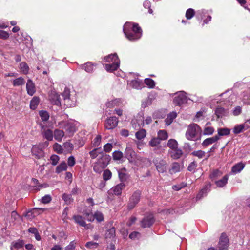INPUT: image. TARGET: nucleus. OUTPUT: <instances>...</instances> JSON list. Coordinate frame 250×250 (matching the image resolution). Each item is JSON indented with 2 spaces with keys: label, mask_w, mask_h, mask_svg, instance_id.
Returning <instances> with one entry per match:
<instances>
[{
  "label": "nucleus",
  "mask_w": 250,
  "mask_h": 250,
  "mask_svg": "<svg viewBox=\"0 0 250 250\" xmlns=\"http://www.w3.org/2000/svg\"><path fill=\"white\" fill-rule=\"evenodd\" d=\"M244 129H247L244 124L237 125L233 129V132L235 134H238L241 132Z\"/></svg>",
  "instance_id": "44"
},
{
  "label": "nucleus",
  "mask_w": 250,
  "mask_h": 250,
  "mask_svg": "<svg viewBox=\"0 0 250 250\" xmlns=\"http://www.w3.org/2000/svg\"><path fill=\"white\" fill-rule=\"evenodd\" d=\"M146 131L144 129H141L136 132L135 136L138 140H142L146 136Z\"/></svg>",
  "instance_id": "38"
},
{
  "label": "nucleus",
  "mask_w": 250,
  "mask_h": 250,
  "mask_svg": "<svg viewBox=\"0 0 250 250\" xmlns=\"http://www.w3.org/2000/svg\"><path fill=\"white\" fill-rule=\"evenodd\" d=\"M82 69H84L87 72H91L93 70L94 65L91 62H87L85 64L81 65Z\"/></svg>",
  "instance_id": "35"
},
{
  "label": "nucleus",
  "mask_w": 250,
  "mask_h": 250,
  "mask_svg": "<svg viewBox=\"0 0 250 250\" xmlns=\"http://www.w3.org/2000/svg\"><path fill=\"white\" fill-rule=\"evenodd\" d=\"M105 239L107 243L111 241H113L115 243L116 241V230L114 227L107 229L105 234Z\"/></svg>",
  "instance_id": "11"
},
{
  "label": "nucleus",
  "mask_w": 250,
  "mask_h": 250,
  "mask_svg": "<svg viewBox=\"0 0 250 250\" xmlns=\"http://www.w3.org/2000/svg\"><path fill=\"white\" fill-rule=\"evenodd\" d=\"M104 60L109 62L105 65V69L107 71L112 72L116 70L119 67V59L116 54L108 55L104 58Z\"/></svg>",
  "instance_id": "1"
},
{
  "label": "nucleus",
  "mask_w": 250,
  "mask_h": 250,
  "mask_svg": "<svg viewBox=\"0 0 250 250\" xmlns=\"http://www.w3.org/2000/svg\"><path fill=\"white\" fill-rule=\"evenodd\" d=\"M229 239L227 235L222 233L218 243V248L219 250H226L228 247Z\"/></svg>",
  "instance_id": "12"
},
{
  "label": "nucleus",
  "mask_w": 250,
  "mask_h": 250,
  "mask_svg": "<svg viewBox=\"0 0 250 250\" xmlns=\"http://www.w3.org/2000/svg\"><path fill=\"white\" fill-rule=\"evenodd\" d=\"M220 138L218 135H215L212 137L206 139L202 143V145L204 146H208L212 144L217 142Z\"/></svg>",
  "instance_id": "18"
},
{
  "label": "nucleus",
  "mask_w": 250,
  "mask_h": 250,
  "mask_svg": "<svg viewBox=\"0 0 250 250\" xmlns=\"http://www.w3.org/2000/svg\"><path fill=\"white\" fill-rule=\"evenodd\" d=\"M196 167L197 164L195 162H193L189 165L188 169L189 171L193 172L194 171Z\"/></svg>",
  "instance_id": "62"
},
{
  "label": "nucleus",
  "mask_w": 250,
  "mask_h": 250,
  "mask_svg": "<svg viewBox=\"0 0 250 250\" xmlns=\"http://www.w3.org/2000/svg\"><path fill=\"white\" fill-rule=\"evenodd\" d=\"M215 115L217 118H222L223 116L227 115L228 114L227 110L222 107H217L215 111Z\"/></svg>",
  "instance_id": "21"
},
{
  "label": "nucleus",
  "mask_w": 250,
  "mask_h": 250,
  "mask_svg": "<svg viewBox=\"0 0 250 250\" xmlns=\"http://www.w3.org/2000/svg\"><path fill=\"white\" fill-rule=\"evenodd\" d=\"M49 99L50 102L54 105H60L61 104L59 95L55 91L50 92L49 95Z\"/></svg>",
  "instance_id": "13"
},
{
  "label": "nucleus",
  "mask_w": 250,
  "mask_h": 250,
  "mask_svg": "<svg viewBox=\"0 0 250 250\" xmlns=\"http://www.w3.org/2000/svg\"><path fill=\"white\" fill-rule=\"evenodd\" d=\"M131 29L132 31L135 34H139L140 36L141 35V29L137 24H133Z\"/></svg>",
  "instance_id": "55"
},
{
  "label": "nucleus",
  "mask_w": 250,
  "mask_h": 250,
  "mask_svg": "<svg viewBox=\"0 0 250 250\" xmlns=\"http://www.w3.org/2000/svg\"><path fill=\"white\" fill-rule=\"evenodd\" d=\"M101 141V135H97L93 140L92 142L93 145L94 146H98Z\"/></svg>",
  "instance_id": "59"
},
{
  "label": "nucleus",
  "mask_w": 250,
  "mask_h": 250,
  "mask_svg": "<svg viewBox=\"0 0 250 250\" xmlns=\"http://www.w3.org/2000/svg\"><path fill=\"white\" fill-rule=\"evenodd\" d=\"M217 135L218 136H222L228 135L230 134V129L227 128H219L217 130Z\"/></svg>",
  "instance_id": "34"
},
{
  "label": "nucleus",
  "mask_w": 250,
  "mask_h": 250,
  "mask_svg": "<svg viewBox=\"0 0 250 250\" xmlns=\"http://www.w3.org/2000/svg\"><path fill=\"white\" fill-rule=\"evenodd\" d=\"M59 160V157L58 155H53L50 157V160L51 161V164L53 165H56L58 161Z\"/></svg>",
  "instance_id": "61"
},
{
  "label": "nucleus",
  "mask_w": 250,
  "mask_h": 250,
  "mask_svg": "<svg viewBox=\"0 0 250 250\" xmlns=\"http://www.w3.org/2000/svg\"><path fill=\"white\" fill-rule=\"evenodd\" d=\"M63 146L65 150L68 152H71L73 149V145L69 142H66L63 143Z\"/></svg>",
  "instance_id": "46"
},
{
  "label": "nucleus",
  "mask_w": 250,
  "mask_h": 250,
  "mask_svg": "<svg viewBox=\"0 0 250 250\" xmlns=\"http://www.w3.org/2000/svg\"><path fill=\"white\" fill-rule=\"evenodd\" d=\"M153 98L151 97L150 96L148 97L146 99H144L142 102V107L145 108L147 106L151 104L152 101L153 100Z\"/></svg>",
  "instance_id": "33"
},
{
  "label": "nucleus",
  "mask_w": 250,
  "mask_h": 250,
  "mask_svg": "<svg viewBox=\"0 0 250 250\" xmlns=\"http://www.w3.org/2000/svg\"><path fill=\"white\" fill-rule=\"evenodd\" d=\"M214 131V129L212 127L206 126L204 130V134L205 135H211Z\"/></svg>",
  "instance_id": "57"
},
{
  "label": "nucleus",
  "mask_w": 250,
  "mask_h": 250,
  "mask_svg": "<svg viewBox=\"0 0 250 250\" xmlns=\"http://www.w3.org/2000/svg\"><path fill=\"white\" fill-rule=\"evenodd\" d=\"M167 137V134L165 130H161L158 131L157 138H159L160 141L166 140Z\"/></svg>",
  "instance_id": "43"
},
{
  "label": "nucleus",
  "mask_w": 250,
  "mask_h": 250,
  "mask_svg": "<svg viewBox=\"0 0 250 250\" xmlns=\"http://www.w3.org/2000/svg\"><path fill=\"white\" fill-rule=\"evenodd\" d=\"M104 167H102L101 164H99V162L97 161L93 166V170L97 173H100Z\"/></svg>",
  "instance_id": "56"
},
{
  "label": "nucleus",
  "mask_w": 250,
  "mask_h": 250,
  "mask_svg": "<svg viewBox=\"0 0 250 250\" xmlns=\"http://www.w3.org/2000/svg\"><path fill=\"white\" fill-rule=\"evenodd\" d=\"M51 200V197L49 195H46L42 198V202L43 203L47 204L49 203Z\"/></svg>",
  "instance_id": "64"
},
{
  "label": "nucleus",
  "mask_w": 250,
  "mask_h": 250,
  "mask_svg": "<svg viewBox=\"0 0 250 250\" xmlns=\"http://www.w3.org/2000/svg\"><path fill=\"white\" fill-rule=\"evenodd\" d=\"M211 184L208 183L201 189L200 193L198 195L197 198H200L204 194H206L210 190Z\"/></svg>",
  "instance_id": "28"
},
{
  "label": "nucleus",
  "mask_w": 250,
  "mask_h": 250,
  "mask_svg": "<svg viewBox=\"0 0 250 250\" xmlns=\"http://www.w3.org/2000/svg\"><path fill=\"white\" fill-rule=\"evenodd\" d=\"M153 162L159 172L164 173L166 171L167 165L165 160L162 158H156L153 160Z\"/></svg>",
  "instance_id": "4"
},
{
  "label": "nucleus",
  "mask_w": 250,
  "mask_h": 250,
  "mask_svg": "<svg viewBox=\"0 0 250 250\" xmlns=\"http://www.w3.org/2000/svg\"><path fill=\"white\" fill-rule=\"evenodd\" d=\"M182 154V151L181 149H178L177 148L173 149L171 152V156L174 159H179L181 157Z\"/></svg>",
  "instance_id": "26"
},
{
  "label": "nucleus",
  "mask_w": 250,
  "mask_h": 250,
  "mask_svg": "<svg viewBox=\"0 0 250 250\" xmlns=\"http://www.w3.org/2000/svg\"><path fill=\"white\" fill-rule=\"evenodd\" d=\"M113 145L110 143H107L104 146V149L106 152H109L111 151Z\"/></svg>",
  "instance_id": "63"
},
{
  "label": "nucleus",
  "mask_w": 250,
  "mask_h": 250,
  "mask_svg": "<svg viewBox=\"0 0 250 250\" xmlns=\"http://www.w3.org/2000/svg\"><path fill=\"white\" fill-rule=\"evenodd\" d=\"M67 166L65 162H62L56 169V172L59 173L63 171H65L67 169Z\"/></svg>",
  "instance_id": "39"
},
{
  "label": "nucleus",
  "mask_w": 250,
  "mask_h": 250,
  "mask_svg": "<svg viewBox=\"0 0 250 250\" xmlns=\"http://www.w3.org/2000/svg\"><path fill=\"white\" fill-rule=\"evenodd\" d=\"M20 66L21 70L24 74H27L28 72L29 67L25 62H21L20 64Z\"/></svg>",
  "instance_id": "50"
},
{
  "label": "nucleus",
  "mask_w": 250,
  "mask_h": 250,
  "mask_svg": "<svg viewBox=\"0 0 250 250\" xmlns=\"http://www.w3.org/2000/svg\"><path fill=\"white\" fill-rule=\"evenodd\" d=\"M167 145L172 150L176 149L178 147V143L174 139H170L168 141Z\"/></svg>",
  "instance_id": "42"
},
{
  "label": "nucleus",
  "mask_w": 250,
  "mask_h": 250,
  "mask_svg": "<svg viewBox=\"0 0 250 250\" xmlns=\"http://www.w3.org/2000/svg\"><path fill=\"white\" fill-rule=\"evenodd\" d=\"M130 85H131L133 87L137 89L140 88L141 87L140 85V82L137 80L132 81L130 83Z\"/></svg>",
  "instance_id": "60"
},
{
  "label": "nucleus",
  "mask_w": 250,
  "mask_h": 250,
  "mask_svg": "<svg viewBox=\"0 0 250 250\" xmlns=\"http://www.w3.org/2000/svg\"><path fill=\"white\" fill-rule=\"evenodd\" d=\"M24 245V242L22 240H18L14 241L11 243L10 249L11 250H14V249H18L22 248Z\"/></svg>",
  "instance_id": "25"
},
{
  "label": "nucleus",
  "mask_w": 250,
  "mask_h": 250,
  "mask_svg": "<svg viewBox=\"0 0 250 250\" xmlns=\"http://www.w3.org/2000/svg\"><path fill=\"white\" fill-rule=\"evenodd\" d=\"M62 199L64 201L65 204L69 205L73 201L71 194L64 193L62 196Z\"/></svg>",
  "instance_id": "41"
},
{
  "label": "nucleus",
  "mask_w": 250,
  "mask_h": 250,
  "mask_svg": "<svg viewBox=\"0 0 250 250\" xmlns=\"http://www.w3.org/2000/svg\"><path fill=\"white\" fill-rule=\"evenodd\" d=\"M161 141L157 137L152 138L148 143L149 145L153 147H158Z\"/></svg>",
  "instance_id": "37"
},
{
  "label": "nucleus",
  "mask_w": 250,
  "mask_h": 250,
  "mask_svg": "<svg viewBox=\"0 0 250 250\" xmlns=\"http://www.w3.org/2000/svg\"><path fill=\"white\" fill-rule=\"evenodd\" d=\"M141 192L140 190H136L133 192L130 197L128 203V208L129 209H133L140 201Z\"/></svg>",
  "instance_id": "5"
},
{
  "label": "nucleus",
  "mask_w": 250,
  "mask_h": 250,
  "mask_svg": "<svg viewBox=\"0 0 250 250\" xmlns=\"http://www.w3.org/2000/svg\"><path fill=\"white\" fill-rule=\"evenodd\" d=\"M53 135L56 140L61 142L64 136V132L62 130L56 129L54 130Z\"/></svg>",
  "instance_id": "19"
},
{
  "label": "nucleus",
  "mask_w": 250,
  "mask_h": 250,
  "mask_svg": "<svg viewBox=\"0 0 250 250\" xmlns=\"http://www.w3.org/2000/svg\"><path fill=\"white\" fill-rule=\"evenodd\" d=\"M70 90L67 88H65L64 91L62 93V96L63 97L64 104L67 107H72L75 105V102L70 99Z\"/></svg>",
  "instance_id": "9"
},
{
  "label": "nucleus",
  "mask_w": 250,
  "mask_h": 250,
  "mask_svg": "<svg viewBox=\"0 0 250 250\" xmlns=\"http://www.w3.org/2000/svg\"><path fill=\"white\" fill-rule=\"evenodd\" d=\"M181 169V167L180 164L177 162H174L172 164L171 167L169 170L170 174H173L176 172H179Z\"/></svg>",
  "instance_id": "22"
},
{
  "label": "nucleus",
  "mask_w": 250,
  "mask_h": 250,
  "mask_svg": "<svg viewBox=\"0 0 250 250\" xmlns=\"http://www.w3.org/2000/svg\"><path fill=\"white\" fill-rule=\"evenodd\" d=\"M76 124L73 121H61L58 123V126L60 128H64L70 135H72L76 131Z\"/></svg>",
  "instance_id": "3"
},
{
  "label": "nucleus",
  "mask_w": 250,
  "mask_h": 250,
  "mask_svg": "<svg viewBox=\"0 0 250 250\" xmlns=\"http://www.w3.org/2000/svg\"><path fill=\"white\" fill-rule=\"evenodd\" d=\"M133 127L136 129L137 127V124H138V127H141V125H143L144 124V120L142 116L138 117V119L133 120L132 121Z\"/></svg>",
  "instance_id": "24"
},
{
  "label": "nucleus",
  "mask_w": 250,
  "mask_h": 250,
  "mask_svg": "<svg viewBox=\"0 0 250 250\" xmlns=\"http://www.w3.org/2000/svg\"><path fill=\"white\" fill-rule=\"evenodd\" d=\"M154 216L152 214H150L146 215L142 219L141 225L143 228H148L150 227L154 222Z\"/></svg>",
  "instance_id": "10"
},
{
  "label": "nucleus",
  "mask_w": 250,
  "mask_h": 250,
  "mask_svg": "<svg viewBox=\"0 0 250 250\" xmlns=\"http://www.w3.org/2000/svg\"><path fill=\"white\" fill-rule=\"evenodd\" d=\"M39 115L43 121H46L48 120L49 116L47 112L43 110L40 111Z\"/></svg>",
  "instance_id": "47"
},
{
  "label": "nucleus",
  "mask_w": 250,
  "mask_h": 250,
  "mask_svg": "<svg viewBox=\"0 0 250 250\" xmlns=\"http://www.w3.org/2000/svg\"><path fill=\"white\" fill-rule=\"evenodd\" d=\"M26 90L27 93L32 96L35 92V86L34 83L31 80H28L26 83Z\"/></svg>",
  "instance_id": "16"
},
{
  "label": "nucleus",
  "mask_w": 250,
  "mask_h": 250,
  "mask_svg": "<svg viewBox=\"0 0 250 250\" xmlns=\"http://www.w3.org/2000/svg\"><path fill=\"white\" fill-rule=\"evenodd\" d=\"M121 103V100L120 99H115L109 101L106 103V106L108 108H113L115 106L119 105Z\"/></svg>",
  "instance_id": "40"
},
{
  "label": "nucleus",
  "mask_w": 250,
  "mask_h": 250,
  "mask_svg": "<svg viewBox=\"0 0 250 250\" xmlns=\"http://www.w3.org/2000/svg\"><path fill=\"white\" fill-rule=\"evenodd\" d=\"M32 153L36 158L40 159L44 156V152L39 146H34L32 148Z\"/></svg>",
  "instance_id": "14"
},
{
  "label": "nucleus",
  "mask_w": 250,
  "mask_h": 250,
  "mask_svg": "<svg viewBox=\"0 0 250 250\" xmlns=\"http://www.w3.org/2000/svg\"><path fill=\"white\" fill-rule=\"evenodd\" d=\"M39 102V98L38 97H34L30 102V107L31 109L33 110L36 109Z\"/></svg>",
  "instance_id": "31"
},
{
  "label": "nucleus",
  "mask_w": 250,
  "mask_h": 250,
  "mask_svg": "<svg viewBox=\"0 0 250 250\" xmlns=\"http://www.w3.org/2000/svg\"><path fill=\"white\" fill-rule=\"evenodd\" d=\"M176 112H173L169 114L165 119L166 124L169 125L172 122L174 119L176 117Z\"/></svg>",
  "instance_id": "29"
},
{
  "label": "nucleus",
  "mask_w": 250,
  "mask_h": 250,
  "mask_svg": "<svg viewBox=\"0 0 250 250\" xmlns=\"http://www.w3.org/2000/svg\"><path fill=\"white\" fill-rule=\"evenodd\" d=\"M187 100L188 99L186 93L184 91H180L177 93V95L173 99V102L176 105L181 106L186 103Z\"/></svg>",
  "instance_id": "7"
},
{
  "label": "nucleus",
  "mask_w": 250,
  "mask_h": 250,
  "mask_svg": "<svg viewBox=\"0 0 250 250\" xmlns=\"http://www.w3.org/2000/svg\"><path fill=\"white\" fill-rule=\"evenodd\" d=\"M113 158L115 160H120L123 158V153L119 151H116L113 153Z\"/></svg>",
  "instance_id": "53"
},
{
  "label": "nucleus",
  "mask_w": 250,
  "mask_h": 250,
  "mask_svg": "<svg viewBox=\"0 0 250 250\" xmlns=\"http://www.w3.org/2000/svg\"><path fill=\"white\" fill-rule=\"evenodd\" d=\"M118 122V119L116 117H110L105 121V128L108 130L113 129L117 126Z\"/></svg>",
  "instance_id": "8"
},
{
  "label": "nucleus",
  "mask_w": 250,
  "mask_h": 250,
  "mask_svg": "<svg viewBox=\"0 0 250 250\" xmlns=\"http://www.w3.org/2000/svg\"><path fill=\"white\" fill-rule=\"evenodd\" d=\"M222 175V173L218 169L213 170L210 174V178L212 180H215L216 178L220 177Z\"/></svg>",
  "instance_id": "45"
},
{
  "label": "nucleus",
  "mask_w": 250,
  "mask_h": 250,
  "mask_svg": "<svg viewBox=\"0 0 250 250\" xmlns=\"http://www.w3.org/2000/svg\"><path fill=\"white\" fill-rule=\"evenodd\" d=\"M244 167L245 164L243 163H237L232 167V172L234 173L240 172L244 168Z\"/></svg>",
  "instance_id": "27"
},
{
  "label": "nucleus",
  "mask_w": 250,
  "mask_h": 250,
  "mask_svg": "<svg viewBox=\"0 0 250 250\" xmlns=\"http://www.w3.org/2000/svg\"><path fill=\"white\" fill-rule=\"evenodd\" d=\"M25 83L24 79L22 77H20L13 80V85L14 86H19L24 84Z\"/></svg>",
  "instance_id": "36"
},
{
  "label": "nucleus",
  "mask_w": 250,
  "mask_h": 250,
  "mask_svg": "<svg viewBox=\"0 0 250 250\" xmlns=\"http://www.w3.org/2000/svg\"><path fill=\"white\" fill-rule=\"evenodd\" d=\"M125 188V184L124 183H121L114 187L112 188L114 194L116 195H121L122 190Z\"/></svg>",
  "instance_id": "17"
},
{
  "label": "nucleus",
  "mask_w": 250,
  "mask_h": 250,
  "mask_svg": "<svg viewBox=\"0 0 250 250\" xmlns=\"http://www.w3.org/2000/svg\"><path fill=\"white\" fill-rule=\"evenodd\" d=\"M94 219H95L98 222H101L104 220V216L102 212L97 211L94 214Z\"/></svg>",
  "instance_id": "48"
},
{
  "label": "nucleus",
  "mask_w": 250,
  "mask_h": 250,
  "mask_svg": "<svg viewBox=\"0 0 250 250\" xmlns=\"http://www.w3.org/2000/svg\"><path fill=\"white\" fill-rule=\"evenodd\" d=\"M98 161L99 162V164H101L102 167H105L109 161V157L102 153L98 158Z\"/></svg>",
  "instance_id": "15"
},
{
  "label": "nucleus",
  "mask_w": 250,
  "mask_h": 250,
  "mask_svg": "<svg viewBox=\"0 0 250 250\" xmlns=\"http://www.w3.org/2000/svg\"><path fill=\"white\" fill-rule=\"evenodd\" d=\"M42 134L44 138L48 141H51L53 140V133L52 130L49 129H44L42 132Z\"/></svg>",
  "instance_id": "23"
},
{
  "label": "nucleus",
  "mask_w": 250,
  "mask_h": 250,
  "mask_svg": "<svg viewBox=\"0 0 250 250\" xmlns=\"http://www.w3.org/2000/svg\"><path fill=\"white\" fill-rule=\"evenodd\" d=\"M53 149L55 151L59 154L62 153L63 152V148L62 146L57 143H56L53 145Z\"/></svg>",
  "instance_id": "49"
},
{
  "label": "nucleus",
  "mask_w": 250,
  "mask_h": 250,
  "mask_svg": "<svg viewBox=\"0 0 250 250\" xmlns=\"http://www.w3.org/2000/svg\"><path fill=\"white\" fill-rule=\"evenodd\" d=\"M195 15V11L193 9L189 8L188 9L186 13V17L187 19H191Z\"/></svg>",
  "instance_id": "52"
},
{
  "label": "nucleus",
  "mask_w": 250,
  "mask_h": 250,
  "mask_svg": "<svg viewBox=\"0 0 250 250\" xmlns=\"http://www.w3.org/2000/svg\"><path fill=\"white\" fill-rule=\"evenodd\" d=\"M145 83L149 88H153L155 86V82L151 79L146 78L145 79Z\"/></svg>",
  "instance_id": "51"
},
{
  "label": "nucleus",
  "mask_w": 250,
  "mask_h": 250,
  "mask_svg": "<svg viewBox=\"0 0 250 250\" xmlns=\"http://www.w3.org/2000/svg\"><path fill=\"white\" fill-rule=\"evenodd\" d=\"M229 176L228 175H225L223 177L219 180L216 181L215 183L218 188H223L228 183Z\"/></svg>",
  "instance_id": "20"
},
{
  "label": "nucleus",
  "mask_w": 250,
  "mask_h": 250,
  "mask_svg": "<svg viewBox=\"0 0 250 250\" xmlns=\"http://www.w3.org/2000/svg\"><path fill=\"white\" fill-rule=\"evenodd\" d=\"M111 175H112V173H111V171L109 170L106 169V170H104L103 173V179L105 181L109 180L111 177Z\"/></svg>",
  "instance_id": "54"
},
{
  "label": "nucleus",
  "mask_w": 250,
  "mask_h": 250,
  "mask_svg": "<svg viewBox=\"0 0 250 250\" xmlns=\"http://www.w3.org/2000/svg\"><path fill=\"white\" fill-rule=\"evenodd\" d=\"M201 132V129L196 124L189 125L186 133V137L189 140H193Z\"/></svg>",
  "instance_id": "2"
},
{
  "label": "nucleus",
  "mask_w": 250,
  "mask_h": 250,
  "mask_svg": "<svg viewBox=\"0 0 250 250\" xmlns=\"http://www.w3.org/2000/svg\"><path fill=\"white\" fill-rule=\"evenodd\" d=\"M103 152L101 151V149L99 148H97L90 151L89 155L92 159H95L98 156L100 157L101 156V154Z\"/></svg>",
  "instance_id": "32"
},
{
  "label": "nucleus",
  "mask_w": 250,
  "mask_h": 250,
  "mask_svg": "<svg viewBox=\"0 0 250 250\" xmlns=\"http://www.w3.org/2000/svg\"><path fill=\"white\" fill-rule=\"evenodd\" d=\"M130 26V23H125L123 31L126 37L130 41L139 39L140 38V35L135 34L132 30L129 31L128 28Z\"/></svg>",
  "instance_id": "6"
},
{
  "label": "nucleus",
  "mask_w": 250,
  "mask_h": 250,
  "mask_svg": "<svg viewBox=\"0 0 250 250\" xmlns=\"http://www.w3.org/2000/svg\"><path fill=\"white\" fill-rule=\"evenodd\" d=\"M76 223L79 224L81 226L86 227V224L83 218L80 215H75L73 216Z\"/></svg>",
  "instance_id": "30"
},
{
  "label": "nucleus",
  "mask_w": 250,
  "mask_h": 250,
  "mask_svg": "<svg viewBox=\"0 0 250 250\" xmlns=\"http://www.w3.org/2000/svg\"><path fill=\"white\" fill-rule=\"evenodd\" d=\"M192 154L201 159L205 155V152L202 150L194 151L192 152Z\"/></svg>",
  "instance_id": "58"
}]
</instances>
